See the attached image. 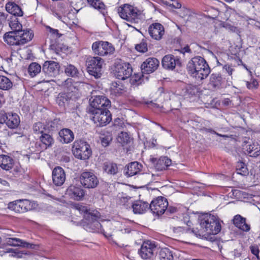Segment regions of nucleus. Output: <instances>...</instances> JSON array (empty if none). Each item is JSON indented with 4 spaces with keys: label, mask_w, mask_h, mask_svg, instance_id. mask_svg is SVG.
Wrapping results in <instances>:
<instances>
[{
    "label": "nucleus",
    "mask_w": 260,
    "mask_h": 260,
    "mask_svg": "<svg viewBox=\"0 0 260 260\" xmlns=\"http://www.w3.org/2000/svg\"><path fill=\"white\" fill-rule=\"evenodd\" d=\"M60 141L64 144H68L74 139V133L69 128H63L58 133Z\"/></svg>",
    "instance_id": "obj_27"
},
{
    "label": "nucleus",
    "mask_w": 260,
    "mask_h": 260,
    "mask_svg": "<svg viewBox=\"0 0 260 260\" xmlns=\"http://www.w3.org/2000/svg\"><path fill=\"white\" fill-rule=\"evenodd\" d=\"M204 130H205V131H206L207 132H210V133L216 134V135L219 136L221 137H223V138H229V136L228 135L219 134L216 133L215 131H214V130H213L211 128H205Z\"/></svg>",
    "instance_id": "obj_58"
},
{
    "label": "nucleus",
    "mask_w": 260,
    "mask_h": 260,
    "mask_svg": "<svg viewBox=\"0 0 260 260\" xmlns=\"http://www.w3.org/2000/svg\"><path fill=\"white\" fill-rule=\"evenodd\" d=\"M17 16H11L8 20L9 26L13 31H19L22 27Z\"/></svg>",
    "instance_id": "obj_38"
},
{
    "label": "nucleus",
    "mask_w": 260,
    "mask_h": 260,
    "mask_svg": "<svg viewBox=\"0 0 260 260\" xmlns=\"http://www.w3.org/2000/svg\"><path fill=\"white\" fill-rule=\"evenodd\" d=\"M71 81H72L71 79H68L64 81V83H65V84L71 83L69 86V91H71L72 92H75L76 89H77V90H79V88L80 87V85H83V83L75 82L74 83H72Z\"/></svg>",
    "instance_id": "obj_50"
},
{
    "label": "nucleus",
    "mask_w": 260,
    "mask_h": 260,
    "mask_svg": "<svg viewBox=\"0 0 260 260\" xmlns=\"http://www.w3.org/2000/svg\"><path fill=\"white\" fill-rule=\"evenodd\" d=\"M0 123H5L8 127L15 129L18 127L20 123L19 116L16 113L0 112Z\"/></svg>",
    "instance_id": "obj_11"
},
{
    "label": "nucleus",
    "mask_w": 260,
    "mask_h": 260,
    "mask_svg": "<svg viewBox=\"0 0 260 260\" xmlns=\"http://www.w3.org/2000/svg\"><path fill=\"white\" fill-rule=\"evenodd\" d=\"M33 130L35 134H40L42 135L45 133L46 128L43 123L38 122L34 124L33 126Z\"/></svg>",
    "instance_id": "obj_48"
},
{
    "label": "nucleus",
    "mask_w": 260,
    "mask_h": 260,
    "mask_svg": "<svg viewBox=\"0 0 260 260\" xmlns=\"http://www.w3.org/2000/svg\"><path fill=\"white\" fill-rule=\"evenodd\" d=\"M186 69L191 76L201 81L206 78L211 71L205 59L201 56H196L189 60Z\"/></svg>",
    "instance_id": "obj_1"
},
{
    "label": "nucleus",
    "mask_w": 260,
    "mask_h": 260,
    "mask_svg": "<svg viewBox=\"0 0 260 260\" xmlns=\"http://www.w3.org/2000/svg\"><path fill=\"white\" fill-rule=\"evenodd\" d=\"M100 217V214L98 211L87 213L82 222L83 228L89 232L103 233L106 237H110L111 235H106L105 234L102 226L99 221Z\"/></svg>",
    "instance_id": "obj_3"
},
{
    "label": "nucleus",
    "mask_w": 260,
    "mask_h": 260,
    "mask_svg": "<svg viewBox=\"0 0 260 260\" xmlns=\"http://www.w3.org/2000/svg\"><path fill=\"white\" fill-rule=\"evenodd\" d=\"M136 49L140 52H145L147 51V45L145 43H141L135 47Z\"/></svg>",
    "instance_id": "obj_55"
},
{
    "label": "nucleus",
    "mask_w": 260,
    "mask_h": 260,
    "mask_svg": "<svg viewBox=\"0 0 260 260\" xmlns=\"http://www.w3.org/2000/svg\"><path fill=\"white\" fill-rule=\"evenodd\" d=\"M243 149L246 154L251 157H257L260 154V146L257 142L245 144L243 146Z\"/></svg>",
    "instance_id": "obj_23"
},
{
    "label": "nucleus",
    "mask_w": 260,
    "mask_h": 260,
    "mask_svg": "<svg viewBox=\"0 0 260 260\" xmlns=\"http://www.w3.org/2000/svg\"><path fill=\"white\" fill-rule=\"evenodd\" d=\"M148 33L152 39L160 40L165 34V29L160 23H153L148 27Z\"/></svg>",
    "instance_id": "obj_17"
},
{
    "label": "nucleus",
    "mask_w": 260,
    "mask_h": 260,
    "mask_svg": "<svg viewBox=\"0 0 260 260\" xmlns=\"http://www.w3.org/2000/svg\"><path fill=\"white\" fill-rule=\"evenodd\" d=\"M200 223L204 235H216L221 230L220 221L218 217L211 214L206 213L200 218Z\"/></svg>",
    "instance_id": "obj_2"
},
{
    "label": "nucleus",
    "mask_w": 260,
    "mask_h": 260,
    "mask_svg": "<svg viewBox=\"0 0 260 260\" xmlns=\"http://www.w3.org/2000/svg\"><path fill=\"white\" fill-rule=\"evenodd\" d=\"M103 60L100 57H89L86 60L87 70L88 73L96 78L102 75Z\"/></svg>",
    "instance_id": "obj_8"
},
{
    "label": "nucleus",
    "mask_w": 260,
    "mask_h": 260,
    "mask_svg": "<svg viewBox=\"0 0 260 260\" xmlns=\"http://www.w3.org/2000/svg\"><path fill=\"white\" fill-rule=\"evenodd\" d=\"M14 164V159L6 155H0V167L3 170L10 171L12 169Z\"/></svg>",
    "instance_id": "obj_32"
},
{
    "label": "nucleus",
    "mask_w": 260,
    "mask_h": 260,
    "mask_svg": "<svg viewBox=\"0 0 260 260\" xmlns=\"http://www.w3.org/2000/svg\"><path fill=\"white\" fill-rule=\"evenodd\" d=\"M160 260H173L172 251L168 248H162L159 251Z\"/></svg>",
    "instance_id": "obj_42"
},
{
    "label": "nucleus",
    "mask_w": 260,
    "mask_h": 260,
    "mask_svg": "<svg viewBox=\"0 0 260 260\" xmlns=\"http://www.w3.org/2000/svg\"><path fill=\"white\" fill-rule=\"evenodd\" d=\"M41 71V67L36 62L31 63L28 67V72L32 77L36 76Z\"/></svg>",
    "instance_id": "obj_43"
},
{
    "label": "nucleus",
    "mask_w": 260,
    "mask_h": 260,
    "mask_svg": "<svg viewBox=\"0 0 260 260\" xmlns=\"http://www.w3.org/2000/svg\"><path fill=\"white\" fill-rule=\"evenodd\" d=\"M11 254L10 255L12 257L16 258H22L24 257V255L27 254L26 252H23V251H18L13 249V250L10 252Z\"/></svg>",
    "instance_id": "obj_52"
},
{
    "label": "nucleus",
    "mask_w": 260,
    "mask_h": 260,
    "mask_svg": "<svg viewBox=\"0 0 260 260\" xmlns=\"http://www.w3.org/2000/svg\"><path fill=\"white\" fill-rule=\"evenodd\" d=\"M232 253H233L234 258L235 259L238 258H239L241 255V252L239 251L237 249L234 250V251L232 252Z\"/></svg>",
    "instance_id": "obj_64"
},
{
    "label": "nucleus",
    "mask_w": 260,
    "mask_h": 260,
    "mask_svg": "<svg viewBox=\"0 0 260 260\" xmlns=\"http://www.w3.org/2000/svg\"><path fill=\"white\" fill-rule=\"evenodd\" d=\"M111 107L110 101L103 95L96 96L90 103L89 112L94 110H109Z\"/></svg>",
    "instance_id": "obj_15"
},
{
    "label": "nucleus",
    "mask_w": 260,
    "mask_h": 260,
    "mask_svg": "<svg viewBox=\"0 0 260 260\" xmlns=\"http://www.w3.org/2000/svg\"><path fill=\"white\" fill-rule=\"evenodd\" d=\"M17 31L7 32L4 36V41L9 45H20Z\"/></svg>",
    "instance_id": "obj_28"
},
{
    "label": "nucleus",
    "mask_w": 260,
    "mask_h": 260,
    "mask_svg": "<svg viewBox=\"0 0 260 260\" xmlns=\"http://www.w3.org/2000/svg\"><path fill=\"white\" fill-rule=\"evenodd\" d=\"M133 211L135 214H142L149 209V204L141 200L136 201L132 205Z\"/></svg>",
    "instance_id": "obj_26"
},
{
    "label": "nucleus",
    "mask_w": 260,
    "mask_h": 260,
    "mask_svg": "<svg viewBox=\"0 0 260 260\" xmlns=\"http://www.w3.org/2000/svg\"><path fill=\"white\" fill-rule=\"evenodd\" d=\"M250 250H251V253L255 255L257 258H258L259 256H258V253H259V250L258 249V248L256 246H251L250 247Z\"/></svg>",
    "instance_id": "obj_59"
},
{
    "label": "nucleus",
    "mask_w": 260,
    "mask_h": 260,
    "mask_svg": "<svg viewBox=\"0 0 260 260\" xmlns=\"http://www.w3.org/2000/svg\"><path fill=\"white\" fill-rule=\"evenodd\" d=\"M159 64V62L156 58H148L141 64L142 72L147 74L152 73L157 69Z\"/></svg>",
    "instance_id": "obj_19"
},
{
    "label": "nucleus",
    "mask_w": 260,
    "mask_h": 260,
    "mask_svg": "<svg viewBox=\"0 0 260 260\" xmlns=\"http://www.w3.org/2000/svg\"><path fill=\"white\" fill-rule=\"evenodd\" d=\"M119 205L124 206L126 208H131L133 204L131 197L126 194H119L118 196Z\"/></svg>",
    "instance_id": "obj_40"
},
{
    "label": "nucleus",
    "mask_w": 260,
    "mask_h": 260,
    "mask_svg": "<svg viewBox=\"0 0 260 260\" xmlns=\"http://www.w3.org/2000/svg\"><path fill=\"white\" fill-rule=\"evenodd\" d=\"M131 140V137L126 132H121L117 138L118 141L122 145L129 143Z\"/></svg>",
    "instance_id": "obj_45"
},
{
    "label": "nucleus",
    "mask_w": 260,
    "mask_h": 260,
    "mask_svg": "<svg viewBox=\"0 0 260 260\" xmlns=\"http://www.w3.org/2000/svg\"><path fill=\"white\" fill-rule=\"evenodd\" d=\"M66 194L70 198L76 200H82L85 195V191L80 185H70L66 190Z\"/></svg>",
    "instance_id": "obj_18"
},
{
    "label": "nucleus",
    "mask_w": 260,
    "mask_h": 260,
    "mask_svg": "<svg viewBox=\"0 0 260 260\" xmlns=\"http://www.w3.org/2000/svg\"><path fill=\"white\" fill-rule=\"evenodd\" d=\"M223 70L229 75V77H232V75L233 74V72H234V68L229 64H226L223 66Z\"/></svg>",
    "instance_id": "obj_53"
},
{
    "label": "nucleus",
    "mask_w": 260,
    "mask_h": 260,
    "mask_svg": "<svg viewBox=\"0 0 260 260\" xmlns=\"http://www.w3.org/2000/svg\"><path fill=\"white\" fill-rule=\"evenodd\" d=\"M161 64L165 69L173 70L176 66H180L181 62L179 58L168 54L162 58Z\"/></svg>",
    "instance_id": "obj_21"
},
{
    "label": "nucleus",
    "mask_w": 260,
    "mask_h": 260,
    "mask_svg": "<svg viewBox=\"0 0 260 260\" xmlns=\"http://www.w3.org/2000/svg\"><path fill=\"white\" fill-rule=\"evenodd\" d=\"M92 116V119L97 126H104L112 120L111 114L109 110H94L89 112Z\"/></svg>",
    "instance_id": "obj_9"
},
{
    "label": "nucleus",
    "mask_w": 260,
    "mask_h": 260,
    "mask_svg": "<svg viewBox=\"0 0 260 260\" xmlns=\"http://www.w3.org/2000/svg\"><path fill=\"white\" fill-rule=\"evenodd\" d=\"M123 124V121L120 118L115 119L114 125L116 126L121 127Z\"/></svg>",
    "instance_id": "obj_62"
},
{
    "label": "nucleus",
    "mask_w": 260,
    "mask_h": 260,
    "mask_svg": "<svg viewBox=\"0 0 260 260\" xmlns=\"http://www.w3.org/2000/svg\"><path fill=\"white\" fill-rule=\"evenodd\" d=\"M39 139L42 143L45 145V148L52 146L54 142L52 136L45 133L40 136Z\"/></svg>",
    "instance_id": "obj_39"
},
{
    "label": "nucleus",
    "mask_w": 260,
    "mask_h": 260,
    "mask_svg": "<svg viewBox=\"0 0 260 260\" xmlns=\"http://www.w3.org/2000/svg\"><path fill=\"white\" fill-rule=\"evenodd\" d=\"M219 11L217 9L214 8H211L209 11V17L214 19L218 16Z\"/></svg>",
    "instance_id": "obj_57"
},
{
    "label": "nucleus",
    "mask_w": 260,
    "mask_h": 260,
    "mask_svg": "<svg viewBox=\"0 0 260 260\" xmlns=\"http://www.w3.org/2000/svg\"><path fill=\"white\" fill-rule=\"evenodd\" d=\"M76 209L81 213H84V219H85V216L86 215L87 213L92 212L94 211H90V210H88L86 207L80 205H78L76 206Z\"/></svg>",
    "instance_id": "obj_54"
},
{
    "label": "nucleus",
    "mask_w": 260,
    "mask_h": 260,
    "mask_svg": "<svg viewBox=\"0 0 260 260\" xmlns=\"http://www.w3.org/2000/svg\"><path fill=\"white\" fill-rule=\"evenodd\" d=\"M152 162L158 171L165 170L168 166L171 164V160L166 156L161 157L158 159L153 158L151 159Z\"/></svg>",
    "instance_id": "obj_25"
},
{
    "label": "nucleus",
    "mask_w": 260,
    "mask_h": 260,
    "mask_svg": "<svg viewBox=\"0 0 260 260\" xmlns=\"http://www.w3.org/2000/svg\"><path fill=\"white\" fill-rule=\"evenodd\" d=\"M7 245L12 246H21L25 248L34 249L35 245L27 243L20 239L16 238H8L5 240Z\"/></svg>",
    "instance_id": "obj_24"
},
{
    "label": "nucleus",
    "mask_w": 260,
    "mask_h": 260,
    "mask_svg": "<svg viewBox=\"0 0 260 260\" xmlns=\"http://www.w3.org/2000/svg\"><path fill=\"white\" fill-rule=\"evenodd\" d=\"M149 207L154 214L159 215L164 214L167 210L168 207V202L165 198L158 197L151 201Z\"/></svg>",
    "instance_id": "obj_14"
},
{
    "label": "nucleus",
    "mask_w": 260,
    "mask_h": 260,
    "mask_svg": "<svg viewBox=\"0 0 260 260\" xmlns=\"http://www.w3.org/2000/svg\"><path fill=\"white\" fill-rule=\"evenodd\" d=\"M80 180L82 185L88 188H95L99 184L97 177L90 172H83L80 177Z\"/></svg>",
    "instance_id": "obj_16"
},
{
    "label": "nucleus",
    "mask_w": 260,
    "mask_h": 260,
    "mask_svg": "<svg viewBox=\"0 0 260 260\" xmlns=\"http://www.w3.org/2000/svg\"><path fill=\"white\" fill-rule=\"evenodd\" d=\"M236 171L237 174L242 176H246L248 174V171L246 165L242 162H238L236 165Z\"/></svg>",
    "instance_id": "obj_44"
},
{
    "label": "nucleus",
    "mask_w": 260,
    "mask_h": 260,
    "mask_svg": "<svg viewBox=\"0 0 260 260\" xmlns=\"http://www.w3.org/2000/svg\"><path fill=\"white\" fill-rule=\"evenodd\" d=\"M52 176L53 182L56 186H61L65 181V172L60 167H56L53 170Z\"/></svg>",
    "instance_id": "obj_22"
},
{
    "label": "nucleus",
    "mask_w": 260,
    "mask_h": 260,
    "mask_svg": "<svg viewBox=\"0 0 260 260\" xmlns=\"http://www.w3.org/2000/svg\"><path fill=\"white\" fill-rule=\"evenodd\" d=\"M234 224L241 230L248 232L250 230V225L246 223V219L240 215L234 216L233 220Z\"/></svg>",
    "instance_id": "obj_29"
},
{
    "label": "nucleus",
    "mask_w": 260,
    "mask_h": 260,
    "mask_svg": "<svg viewBox=\"0 0 260 260\" xmlns=\"http://www.w3.org/2000/svg\"><path fill=\"white\" fill-rule=\"evenodd\" d=\"M65 73L68 76L75 77L77 76L78 71L74 66L68 64L65 68Z\"/></svg>",
    "instance_id": "obj_46"
},
{
    "label": "nucleus",
    "mask_w": 260,
    "mask_h": 260,
    "mask_svg": "<svg viewBox=\"0 0 260 260\" xmlns=\"http://www.w3.org/2000/svg\"><path fill=\"white\" fill-rule=\"evenodd\" d=\"M125 88L120 81H116L112 83L110 87L111 94L115 96H119L124 93Z\"/></svg>",
    "instance_id": "obj_34"
},
{
    "label": "nucleus",
    "mask_w": 260,
    "mask_h": 260,
    "mask_svg": "<svg viewBox=\"0 0 260 260\" xmlns=\"http://www.w3.org/2000/svg\"><path fill=\"white\" fill-rule=\"evenodd\" d=\"M7 16V15L5 13L0 12V24H2L6 20Z\"/></svg>",
    "instance_id": "obj_63"
},
{
    "label": "nucleus",
    "mask_w": 260,
    "mask_h": 260,
    "mask_svg": "<svg viewBox=\"0 0 260 260\" xmlns=\"http://www.w3.org/2000/svg\"><path fill=\"white\" fill-rule=\"evenodd\" d=\"M92 49L93 52L100 56L112 54L115 51L113 46L108 42L99 41L92 44Z\"/></svg>",
    "instance_id": "obj_12"
},
{
    "label": "nucleus",
    "mask_w": 260,
    "mask_h": 260,
    "mask_svg": "<svg viewBox=\"0 0 260 260\" xmlns=\"http://www.w3.org/2000/svg\"><path fill=\"white\" fill-rule=\"evenodd\" d=\"M60 66L54 61H46L43 66V72L49 77H54L58 74Z\"/></svg>",
    "instance_id": "obj_20"
},
{
    "label": "nucleus",
    "mask_w": 260,
    "mask_h": 260,
    "mask_svg": "<svg viewBox=\"0 0 260 260\" xmlns=\"http://www.w3.org/2000/svg\"><path fill=\"white\" fill-rule=\"evenodd\" d=\"M232 78L228 77L225 81V78L219 73H213L210 77L209 84L214 88L218 89L230 86L232 85Z\"/></svg>",
    "instance_id": "obj_10"
},
{
    "label": "nucleus",
    "mask_w": 260,
    "mask_h": 260,
    "mask_svg": "<svg viewBox=\"0 0 260 260\" xmlns=\"http://www.w3.org/2000/svg\"><path fill=\"white\" fill-rule=\"evenodd\" d=\"M196 89V86L191 85H188L187 87V91L190 94H194Z\"/></svg>",
    "instance_id": "obj_61"
},
{
    "label": "nucleus",
    "mask_w": 260,
    "mask_h": 260,
    "mask_svg": "<svg viewBox=\"0 0 260 260\" xmlns=\"http://www.w3.org/2000/svg\"><path fill=\"white\" fill-rule=\"evenodd\" d=\"M103 170L110 175H115L118 171L117 164L112 162H105L103 165Z\"/></svg>",
    "instance_id": "obj_37"
},
{
    "label": "nucleus",
    "mask_w": 260,
    "mask_h": 260,
    "mask_svg": "<svg viewBox=\"0 0 260 260\" xmlns=\"http://www.w3.org/2000/svg\"><path fill=\"white\" fill-rule=\"evenodd\" d=\"M90 7L98 10L103 15L107 13V8L102 0H87Z\"/></svg>",
    "instance_id": "obj_36"
},
{
    "label": "nucleus",
    "mask_w": 260,
    "mask_h": 260,
    "mask_svg": "<svg viewBox=\"0 0 260 260\" xmlns=\"http://www.w3.org/2000/svg\"><path fill=\"white\" fill-rule=\"evenodd\" d=\"M114 74L117 79L124 80L132 76L133 69L129 63L119 59L114 63Z\"/></svg>",
    "instance_id": "obj_7"
},
{
    "label": "nucleus",
    "mask_w": 260,
    "mask_h": 260,
    "mask_svg": "<svg viewBox=\"0 0 260 260\" xmlns=\"http://www.w3.org/2000/svg\"><path fill=\"white\" fill-rule=\"evenodd\" d=\"M118 12L121 18L127 21L138 23L140 20V11L132 5L124 4L119 7Z\"/></svg>",
    "instance_id": "obj_4"
},
{
    "label": "nucleus",
    "mask_w": 260,
    "mask_h": 260,
    "mask_svg": "<svg viewBox=\"0 0 260 260\" xmlns=\"http://www.w3.org/2000/svg\"><path fill=\"white\" fill-rule=\"evenodd\" d=\"M68 101V96L66 93H60L56 99V102L59 106H63Z\"/></svg>",
    "instance_id": "obj_49"
},
{
    "label": "nucleus",
    "mask_w": 260,
    "mask_h": 260,
    "mask_svg": "<svg viewBox=\"0 0 260 260\" xmlns=\"http://www.w3.org/2000/svg\"><path fill=\"white\" fill-rule=\"evenodd\" d=\"M101 143L104 147L109 145L110 142L112 140V137L110 135H108L101 138Z\"/></svg>",
    "instance_id": "obj_56"
},
{
    "label": "nucleus",
    "mask_w": 260,
    "mask_h": 260,
    "mask_svg": "<svg viewBox=\"0 0 260 260\" xmlns=\"http://www.w3.org/2000/svg\"><path fill=\"white\" fill-rule=\"evenodd\" d=\"M6 10L13 16H22L23 12L21 8L16 3L13 2H9L6 5Z\"/></svg>",
    "instance_id": "obj_30"
},
{
    "label": "nucleus",
    "mask_w": 260,
    "mask_h": 260,
    "mask_svg": "<svg viewBox=\"0 0 260 260\" xmlns=\"http://www.w3.org/2000/svg\"><path fill=\"white\" fill-rule=\"evenodd\" d=\"M130 82L133 85H139L141 84L142 78L144 76L141 73L134 74L132 76L130 77Z\"/></svg>",
    "instance_id": "obj_47"
},
{
    "label": "nucleus",
    "mask_w": 260,
    "mask_h": 260,
    "mask_svg": "<svg viewBox=\"0 0 260 260\" xmlns=\"http://www.w3.org/2000/svg\"><path fill=\"white\" fill-rule=\"evenodd\" d=\"M247 88L251 90L256 89L258 87V83L256 79H251L249 81H245Z\"/></svg>",
    "instance_id": "obj_51"
},
{
    "label": "nucleus",
    "mask_w": 260,
    "mask_h": 260,
    "mask_svg": "<svg viewBox=\"0 0 260 260\" xmlns=\"http://www.w3.org/2000/svg\"><path fill=\"white\" fill-rule=\"evenodd\" d=\"M142 165L137 161L132 162L129 164L125 169V174L128 177H132L137 174L140 172Z\"/></svg>",
    "instance_id": "obj_31"
},
{
    "label": "nucleus",
    "mask_w": 260,
    "mask_h": 260,
    "mask_svg": "<svg viewBox=\"0 0 260 260\" xmlns=\"http://www.w3.org/2000/svg\"><path fill=\"white\" fill-rule=\"evenodd\" d=\"M132 223L129 221H123L122 222L115 221L114 222V225L116 230L121 232L122 234L129 233L131 231V224Z\"/></svg>",
    "instance_id": "obj_35"
},
{
    "label": "nucleus",
    "mask_w": 260,
    "mask_h": 260,
    "mask_svg": "<svg viewBox=\"0 0 260 260\" xmlns=\"http://www.w3.org/2000/svg\"><path fill=\"white\" fill-rule=\"evenodd\" d=\"M19 35V40L20 45H23L31 40L34 37V34L31 30H22V28L17 31Z\"/></svg>",
    "instance_id": "obj_33"
},
{
    "label": "nucleus",
    "mask_w": 260,
    "mask_h": 260,
    "mask_svg": "<svg viewBox=\"0 0 260 260\" xmlns=\"http://www.w3.org/2000/svg\"><path fill=\"white\" fill-rule=\"evenodd\" d=\"M13 250L12 248H6L0 247V256H3L5 253H10Z\"/></svg>",
    "instance_id": "obj_60"
},
{
    "label": "nucleus",
    "mask_w": 260,
    "mask_h": 260,
    "mask_svg": "<svg viewBox=\"0 0 260 260\" xmlns=\"http://www.w3.org/2000/svg\"><path fill=\"white\" fill-rule=\"evenodd\" d=\"M36 203L28 200H17L9 203L8 208L16 213H22L35 208Z\"/></svg>",
    "instance_id": "obj_6"
},
{
    "label": "nucleus",
    "mask_w": 260,
    "mask_h": 260,
    "mask_svg": "<svg viewBox=\"0 0 260 260\" xmlns=\"http://www.w3.org/2000/svg\"><path fill=\"white\" fill-rule=\"evenodd\" d=\"M13 86L12 82L7 77L0 75V89L8 90Z\"/></svg>",
    "instance_id": "obj_41"
},
{
    "label": "nucleus",
    "mask_w": 260,
    "mask_h": 260,
    "mask_svg": "<svg viewBox=\"0 0 260 260\" xmlns=\"http://www.w3.org/2000/svg\"><path fill=\"white\" fill-rule=\"evenodd\" d=\"M72 152L76 158L81 160L88 159L91 155L89 145L82 140H76L74 142Z\"/></svg>",
    "instance_id": "obj_5"
},
{
    "label": "nucleus",
    "mask_w": 260,
    "mask_h": 260,
    "mask_svg": "<svg viewBox=\"0 0 260 260\" xmlns=\"http://www.w3.org/2000/svg\"><path fill=\"white\" fill-rule=\"evenodd\" d=\"M157 245L155 241L147 240L144 241L139 250V254L143 259H150L154 255Z\"/></svg>",
    "instance_id": "obj_13"
}]
</instances>
